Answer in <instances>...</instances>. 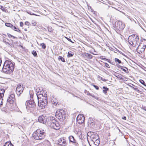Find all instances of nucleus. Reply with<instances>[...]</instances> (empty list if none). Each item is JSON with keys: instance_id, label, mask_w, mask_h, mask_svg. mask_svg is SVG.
Listing matches in <instances>:
<instances>
[{"instance_id": "nucleus-36", "label": "nucleus", "mask_w": 146, "mask_h": 146, "mask_svg": "<svg viewBox=\"0 0 146 146\" xmlns=\"http://www.w3.org/2000/svg\"><path fill=\"white\" fill-rule=\"evenodd\" d=\"M73 55V54L68 52V53L67 57L68 58L72 57Z\"/></svg>"}, {"instance_id": "nucleus-2", "label": "nucleus", "mask_w": 146, "mask_h": 146, "mask_svg": "<svg viewBox=\"0 0 146 146\" xmlns=\"http://www.w3.org/2000/svg\"><path fill=\"white\" fill-rule=\"evenodd\" d=\"M15 63L10 60H6L3 66V72L7 74H10L13 71Z\"/></svg>"}, {"instance_id": "nucleus-16", "label": "nucleus", "mask_w": 146, "mask_h": 146, "mask_svg": "<svg viewBox=\"0 0 146 146\" xmlns=\"http://www.w3.org/2000/svg\"><path fill=\"white\" fill-rule=\"evenodd\" d=\"M91 139L90 141H94L99 139V137L97 134H95L94 133L91 135L90 137Z\"/></svg>"}, {"instance_id": "nucleus-35", "label": "nucleus", "mask_w": 146, "mask_h": 146, "mask_svg": "<svg viewBox=\"0 0 146 146\" xmlns=\"http://www.w3.org/2000/svg\"><path fill=\"white\" fill-rule=\"evenodd\" d=\"M32 25L33 26H36V22L34 20H32L31 22Z\"/></svg>"}, {"instance_id": "nucleus-50", "label": "nucleus", "mask_w": 146, "mask_h": 146, "mask_svg": "<svg viewBox=\"0 0 146 146\" xmlns=\"http://www.w3.org/2000/svg\"><path fill=\"white\" fill-rule=\"evenodd\" d=\"M23 25V23L22 22H20V26L21 27H22Z\"/></svg>"}, {"instance_id": "nucleus-1", "label": "nucleus", "mask_w": 146, "mask_h": 146, "mask_svg": "<svg viewBox=\"0 0 146 146\" xmlns=\"http://www.w3.org/2000/svg\"><path fill=\"white\" fill-rule=\"evenodd\" d=\"M36 95L38 100V105L41 109L44 108L48 104L47 94H44V91L39 88L36 90Z\"/></svg>"}, {"instance_id": "nucleus-45", "label": "nucleus", "mask_w": 146, "mask_h": 146, "mask_svg": "<svg viewBox=\"0 0 146 146\" xmlns=\"http://www.w3.org/2000/svg\"><path fill=\"white\" fill-rule=\"evenodd\" d=\"M93 86L97 90H98L99 89V87L95 85H93Z\"/></svg>"}, {"instance_id": "nucleus-13", "label": "nucleus", "mask_w": 146, "mask_h": 146, "mask_svg": "<svg viewBox=\"0 0 146 146\" xmlns=\"http://www.w3.org/2000/svg\"><path fill=\"white\" fill-rule=\"evenodd\" d=\"M56 120L55 118L53 117H50L47 119L46 125L50 126L52 124L56 122Z\"/></svg>"}, {"instance_id": "nucleus-5", "label": "nucleus", "mask_w": 146, "mask_h": 146, "mask_svg": "<svg viewBox=\"0 0 146 146\" xmlns=\"http://www.w3.org/2000/svg\"><path fill=\"white\" fill-rule=\"evenodd\" d=\"M125 25L120 21H117L115 23V28L116 31H122L125 28Z\"/></svg>"}, {"instance_id": "nucleus-43", "label": "nucleus", "mask_w": 146, "mask_h": 146, "mask_svg": "<svg viewBox=\"0 0 146 146\" xmlns=\"http://www.w3.org/2000/svg\"><path fill=\"white\" fill-rule=\"evenodd\" d=\"M144 40V43H143V46L145 47V48L146 47V40L145 39H143Z\"/></svg>"}, {"instance_id": "nucleus-12", "label": "nucleus", "mask_w": 146, "mask_h": 146, "mask_svg": "<svg viewBox=\"0 0 146 146\" xmlns=\"http://www.w3.org/2000/svg\"><path fill=\"white\" fill-rule=\"evenodd\" d=\"M38 120L39 122L46 125L47 123V119L46 117L43 115L39 116L38 117Z\"/></svg>"}, {"instance_id": "nucleus-17", "label": "nucleus", "mask_w": 146, "mask_h": 146, "mask_svg": "<svg viewBox=\"0 0 146 146\" xmlns=\"http://www.w3.org/2000/svg\"><path fill=\"white\" fill-rule=\"evenodd\" d=\"M145 47L143 46L142 47L140 48L139 45L136 49L137 52L140 54H143L144 53L145 50Z\"/></svg>"}, {"instance_id": "nucleus-61", "label": "nucleus", "mask_w": 146, "mask_h": 146, "mask_svg": "<svg viewBox=\"0 0 146 146\" xmlns=\"http://www.w3.org/2000/svg\"><path fill=\"white\" fill-rule=\"evenodd\" d=\"M71 42L72 43H73V42H72V41Z\"/></svg>"}, {"instance_id": "nucleus-39", "label": "nucleus", "mask_w": 146, "mask_h": 146, "mask_svg": "<svg viewBox=\"0 0 146 146\" xmlns=\"http://www.w3.org/2000/svg\"><path fill=\"white\" fill-rule=\"evenodd\" d=\"M0 9H1L3 11H5L6 10L5 8L1 5H0Z\"/></svg>"}, {"instance_id": "nucleus-24", "label": "nucleus", "mask_w": 146, "mask_h": 146, "mask_svg": "<svg viewBox=\"0 0 146 146\" xmlns=\"http://www.w3.org/2000/svg\"><path fill=\"white\" fill-rule=\"evenodd\" d=\"M5 92V90L4 89H2L0 90V96L1 97H3L4 94Z\"/></svg>"}, {"instance_id": "nucleus-58", "label": "nucleus", "mask_w": 146, "mask_h": 146, "mask_svg": "<svg viewBox=\"0 0 146 146\" xmlns=\"http://www.w3.org/2000/svg\"><path fill=\"white\" fill-rule=\"evenodd\" d=\"M12 37H13V38H17V37L13 36H13H12Z\"/></svg>"}, {"instance_id": "nucleus-44", "label": "nucleus", "mask_w": 146, "mask_h": 146, "mask_svg": "<svg viewBox=\"0 0 146 146\" xmlns=\"http://www.w3.org/2000/svg\"><path fill=\"white\" fill-rule=\"evenodd\" d=\"M91 96H92V97L94 98L95 99H96L97 100L98 99V98L97 97L95 96L94 94H92L91 95Z\"/></svg>"}, {"instance_id": "nucleus-33", "label": "nucleus", "mask_w": 146, "mask_h": 146, "mask_svg": "<svg viewBox=\"0 0 146 146\" xmlns=\"http://www.w3.org/2000/svg\"><path fill=\"white\" fill-rule=\"evenodd\" d=\"M140 82L142 84H143L144 86H146V84L145 83V82L144 81L142 80H139Z\"/></svg>"}, {"instance_id": "nucleus-11", "label": "nucleus", "mask_w": 146, "mask_h": 146, "mask_svg": "<svg viewBox=\"0 0 146 146\" xmlns=\"http://www.w3.org/2000/svg\"><path fill=\"white\" fill-rule=\"evenodd\" d=\"M23 90L24 88L23 87H22L20 84L17 85L16 92L18 96L20 95V94L23 92Z\"/></svg>"}, {"instance_id": "nucleus-6", "label": "nucleus", "mask_w": 146, "mask_h": 146, "mask_svg": "<svg viewBox=\"0 0 146 146\" xmlns=\"http://www.w3.org/2000/svg\"><path fill=\"white\" fill-rule=\"evenodd\" d=\"M15 95L13 93L10 94L7 100V103L11 104V106L12 107V105H13L14 104L15 105Z\"/></svg>"}, {"instance_id": "nucleus-56", "label": "nucleus", "mask_w": 146, "mask_h": 146, "mask_svg": "<svg viewBox=\"0 0 146 146\" xmlns=\"http://www.w3.org/2000/svg\"><path fill=\"white\" fill-rule=\"evenodd\" d=\"M143 109L144 110H145V111H146V107H143Z\"/></svg>"}, {"instance_id": "nucleus-26", "label": "nucleus", "mask_w": 146, "mask_h": 146, "mask_svg": "<svg viewBox=\"0 0 146 146\" xmlns=\"http://www.w3.org/2000/svg\"><path fill=\"white\" fill-rule=\"evenodd\" d=\"M58 60H61L63 62H65V60L64 58L61 56H59L58 58Z\"/></svg>"}, {"instance_id": "nucleus-34", "label": "nucleus", "mask_w": 146, "mask_h": 146, "mask_svg": "<svg viewBox=\"0 0 146 146\" xmlns=\"http://www.w3.org/2000/svg\"><path fill=\"white\" fill-rule=\"evenodd\" d=\"M115 60L116 62H118L119 64L121 63V62L120 60L117 58H115Z\"/></svg>"}, {"instance_id": "nucleus-28", "label": "nucleus", "mask_w": 146, "mask_h": 146, "mask_svg": "<svg viewBox=\"0 0 146 146\" xmlns=\"http://www.w3.org/2000/svg\"><path fill=\"white\" fill-rule=\"evenodd\" d=\"M29 94L30 95L31 98H33L34 92L33 90H31L29 91Z\"/></svg>"}, {"instance_id": "nucleus-8", "label": "nucleus", "mask_w": 146, "mask_h": 146, "mask_svg": "<svg viewBox=\"0 0 146 146\" xmlns=\"http://www.w3.org/2000/svg\"><path fill=\"white\" fill-rule=\"evenodd\" d=\"M26 108L29 110V108H33L36 106L33 100L26 101L25 104Z\"/></svg>"}, {"instance_id": "nucleus-40", "label": "nucleus", "mask_w": 146, "mask_h": 146, "mask_svg": "<svg viewBox=\"0 0 146 146\" xmlns=\"http://www.w3.org/2000/svg\"><path fill=\"white\" fill-rule=\"evenodd\" d=\"M100 58L101 59L103 60H106V61H108V60L106 58H103V56H101L100 57Z\"/></svg>"}, {"instance_id": "nucleus-21", "label": "nucleus", "mask_w": 146, "mask_h": 146, "mask_svg": "<svg viewBox=\"0 0 146 146\" xmlns=\"http://www.w3.org/2000/svg\"><path fill=\"white\" fill-rule=\"evenodd\" d=\"M131 85L132 86L129 85V86L131 88H133L134 90L136 91H139V90L137 88V87L136 86H135V85L133 84H131Z\"/></svg>"}, {"instance_id": "nucleus-51", "label": "nucleus", "mask_w": 146, "mask_h": 146, "mask_svg": "<svg viewBox=\"0 0 146 146\" xmlns=\"http://www.w3.org/2000/svg\"><path fill=\"white\" fill-rule=\"evenodd\" d=\"M9 27H10L11 29H13V27H14V26L11 24Z\"/></svg>"}, {"instance_id": "nucleus-27", "label": "nucleus", "mask_w": 146, "mask_h": 146, "mask_svg": "<svg viewBox=\"0 0 146 146\" xmlns=\"http://www.w3.org/2000/svg\"><path fill=\"white\" fill-rule=\"evenodd\" d=\"M45 143L46 146H52L50 142L48 140H45Z\"/></svg>"}, {"instance_id": "nucleus-41", "label": "nucleus", "mask_w": 146, "mask_h": 146, "mask_svg": "<svg viewBox=\"0 0 146 146\" xmlns=\"http://www.w3.org/2000/svg\"><path fill=\"white\" fill-rule=\"evenodd\" d=\"M11 24L9 23H5V25L7 27H9L10 25H11Z\"/></svg>"}, {"instance_id": "nucleus-59", "label": "nucleus", "mask_w": 146, "mask_h": 146, "mask_svg": "<svg viewBox=\"0 0 146 146\" xmlns=\"http://www.w3.org/2000/svg\"><path fill=\"white\" fill-rule=\"evenodd\" d=\"M15 110L12 107V110H11V111H12L13 110Z\"/></svg>"}, {"instance_id": "nucleus-38", "label": "nucleus", "mask_w": 146, "mask_h": 146, "mask_svg": "<svg viewBox=\"0 0 146 146\" xmlns=\"http://www.w3.org/2000/svg\"><path fill=\"white\" fill-rule=\"evenodd\" d=\"M32 54L35 56H36L37 55V53L36 52V51L35 50H33L32 52Z\"/></svg>"}, {"instance_id": "nucleus-7", "label": "nucleus", "mask_w": 146, "mask_h": 146, "mask_svg": "<svg viewBox=\"0 0 146 146\" xmlns=\"http://www.w3.org/2000/svg\"><path fill=\"white\" fill-rule=\"evenodd\" d=\"M136 40H139V37L137 35H132L129 36L128 40L129 44H133V42L135 41Z\"/></svg>"}, {"instance_id": "nucleus-14", "label": "nucleus", "mask_w": 146, "mask_h": 146, "mask_svg": "<svg viewBox=\"0 0 146 146\" xmlns=\"http://www.w3.org/2000/svg\"><path fill=\"white\" fill-rule=\"evenodd\" d=\"M50 127L56 130H58L60 129V125L58 122L56 121V122L52 124Z\"/></svg>"}, {"instance_id": "nucleus-62", "label": "nucleus", "mask_w": 146, "mask_h": 146, "mask_svg": "<svg viewBox=\"0 0 146 146\" xmlns=\"http://www.w3.org/2000/svg\"><path fill=\"white\" fill-rule=\"evenodd\" d=\"M92 54H94L93 53H92Z\"/></svg>"}, {"instance_id": "nucleus-53", "label": "nucleus", "mask_w": 146, "mask_h": 146, "mask_svg": "<svg viewBox=\"0 0 146 146\" xmlns=\"http://www.w3.org/2000/svg\"><path fill=\"white\" fill-rule=\"evenodd\" d=\"M126 118V117L125 116H124L123 117H122V119H123L125 120Z\"/></svg>"}, {"instance_id": "nucleus-4", "label": "nucleus", "mask_w": 146, "mask_h": 146, "mask_svg": "<svg viewBox=\"0 0 146 146\" xmlns=\"http://www.w3.org/2000/svg\"><path fill=\"white\" fill-rule=\"evenodd\" d=\"M65 111L63 110H58L55 114V116L60 121H63V118H65Z\"/></svg>"}, {"instance_id": "nucleus-60", "label": "nucleus", "mask_w": 146, "mask_h": 146, "mask_svg": "<svg viewBox=\"0 0 146 146\" xmlns=\"http://www.w3.org/2000/svg\"><path fill=\"white\" fill-rule=\"evenodd\" d=\"M103 79V78H102V77H101V80H102V79Z\"/></svg>"}, {"instance_id": "nucleus-9", "label": "nucleus", "mask_w": 146, "mask_h": 146, "mask_svg": "<svg viewBox=\"0 0 146 146\" xmlns=\"http://www.w3.org/2000/svg\"><path fill=\"white\" fill-rule=\"evenodd\" d=\"M58 144L62 146H65L67 145V143L66 142L65 138L63 137L59 139L58 140Z\"/></svg>"}, {"instance_id": "nucleus-29", "label": "nucleus", "mask_w": 146, "mask_h": 146, "mask_svg": "<svg viewBox=\"0 0 146 146\" xmlns=\"http://www.w3.org/2000/svg\"><path fill=\"white\" fill-rule=\"evenodd\" d=\"M85 56L86 57L90 59L92 58V56L91 54L88 53L86 54H85Z\"/></svg>"}, {"instance_id": "nucleus-3", "label": "nucleus", "mask_w": 146, "mask_h": 146, "mask_svg": "<svg viewBox=\"0 0 146 146\" xmlns=\"http://www.w3.org/2000/svg\"><path fill=\"white\" fill-rule=\"evenodd\" d=\"M46 133L43 129H37L33 134V138L36 140H41L46 137Z\"/></svg>"}, {"instance_id": "nucleus-30", "label": "nucleus", "mask_w": 146, "mask_h": 146, "mask_svg": "<svg viewBox=\"0 0 146 146\" xmlns=\"http://www.w3.org/2000/svg\"><path fill=\"white\" fill-rule=\"evenodd\" d=\"M13 30L19 33L21 32V31L19 30V29L18 28H17L16 27H15V26H14V27H13Z\"/></svg>"}, {"instance_id": "nucleus-54", "label": "nucleus", "mask_w": 146, "mask_h": 146, "mask_svg": "<svg viewBox=\"0 0 146 146\" xmlns=\"http://www.w3.org/2000/svg\"><path fill=\"white\" fill-rule=\"evenodd\" d=\"M67 39L68 40V41H69L70 42H71L72 41V40H71L70 39V38H67Z\"/></svg>"}, {"instance_id": "nucleus-18", "label": "nucleus", "mask_w": 146, "mask_h": 146, "mask_svg": "<svg viewBox=\"0 0 146 146\" xmlns=\"http://www.w3.org/2000/svg\"><path fill=\"white\" fill-rule=\"evenodd\" d=\"M100 139L94 141H90V146H98L100 143Z\"/></svg>"}, {"instance_id": "nucleus-57", "label": "nucleus", "mask_w": 146, "mask_h": 146, "mask_svg": "<svg viewBox=\"0 0 146 146\" xmlns=\"http://www.w3.org/2000/svg\"><path fill=\"white\" fill-rule=\"evenodd\" d=\"M91 94H90V93H88L87 94V95H90V96H91Z\"/></svg>"}, {"instance_id": "nucleus-10", "label": "nucleus", "mask_w": 146, "mask_h": 146, "mask_svg": "<svg viewBox=\"0 0 146 146\" xmlns=\"http://www.w3.org/2000/svg\"><path fill=\"white\" fill-rule=\"evenodd\" d=\"M76 120L79 124L83 123L85 120V117L84 115L82 114H79L77 117Z\"/></svg>"}, {"instance_id": "nucleus-52", "label": "nucleus", "mask_w": 146, "mask_h": 146, "mask_svg": "<svg viewBox=\"0 0 146 146\" xmlns=\"http://www.w3.org/2000/svg\"><path fill=\"white\" fill-rule=\"evenodd\" d=\"M7 35H8V36L9 37H12V36H13V35H11L10 34H7Z\"/></svg>"}, {"instance_id": "nucleus-25", "label": "nucleus", "mask_w": 146, "mask_h": 146, "mask_svg": "<svg viewBox=\"0 0 146 146\" xmlns=\"http://www.w3.org/2000/svg\"><path fill=\"white\" fill-rule=\"evenodd\" d=\"M3 146H14L11 142H6Z\"/></svg>"}, {"instance_id": "nucleus-32", "label": "nucleus", "mask_w": 146, "mask_h": 146, "mask_svg": "<svg viewBox=\"0 0 146 146\" xmlns=\"http://www.w3.org/2000/svg\"><path fill=\"white\" fill-rule=\"evenodd\" d=\"M52 104L54 105L55 106H59V104H58V102H54V101L52 102Z\"/></svg>"}, {"instance_id": "nucleus-49", "label": "nucleus", "mask_w": 146, "mask_h": 146, "mask_svg": "<svg viewBox=\"0 0 146 146\" xmlns=\"http://www.w3.org/2000/svg\"><path fill=\"white\" fill-rule=\"evenodd\" d=\"M7 125L8 126H12L13 125L12 123H8L7 124Z\"/></svg>"}, {"instance_id": "nucleus-19", "label": "nucleus", "mask_w": 146, "mask_h": 146, "mask_svg": "<svg viewBox=\"0 0 146 146\" xmlns=\"http://www.w3.org/2000/svg\"><path fill=\"white\" fill-rule=\"evenodd\" d=\"M118 67L121 69L125 73H129L128 69L127 68L125 67H123L122 66H121L120 65H118Z\"/></svg>"}, {"instance_id": "nucleus-47", "label": "nucleus", "mask_w": 146, "mask_h": 146, "mask_svg": "<svg viewBox=\"0 0 146 146\" xmlns=\"http://www.w3.org/2000/svg\"><path fill=\"white\" fill-rule=\"evenodd\" d=\"M25 24L29 26L30 24V23L28 21H26L25 23Z\"/></svg>"}, {"instance_id": "nucleus-37", "label": "nucleus", "mask_w": 146, "mask_h": 146, "mask_svg": "<svg viewBox=\"0 0 146 146\" xmlns=\"http://www.w3.org/2000/svg\"><path fill=\"white\" fill-rule=\"evenodd\" d=\"M40 46H42V48L45 49L46 48L45 44L44 43H42L41 44Z\"/></svg>"}, {"instance_id": "nucleus-15", "label": "nucleus", "mask_w": 146, "mask_h": 146, "mask_svg": "<svg viewBox=\"0 0 146 146\" xmlns=\"http://www.w3.org/2000/svg\"><path fill=\"white\" fill-rule=\"evenodd\" d=\"M69 141L74 144L75 146H78V143L74 137L72 135L68 137Z\"/></svg>"}, {"instance_id": "nucleus-48", "label": "nucleus", "mask_w": 146, "mask_h": 146, "mask_svg": "<svg viewBox=\"0 0 146 146\" xmlns=\"http://www.w3.org/2000/svg\"><path fill=\"white\" fill-rule=\"evenodd\" d=\"M105 66H106V67L108 68H110V67L109 66V65L107 63H105Z\"/></svg>"}, {"instance_id": "nucleus-55", "label": "nucleus", "mask_w": 146, "mask_h": 146, "mask_svg": "<svg viewBox=\"0 0 146 146\" xmlns=\"http://www.w3.org/2000/svg\"><path fill=\"white\" fill-rule=\"evenodd\" d=\"M102 80L103 81H105V82H106V80H105L104 78H103L102 79Z\"/></svg>"}, {"instance_id": "nucleus-31", "label": "nucleus", "mask_w": 146, "mask_h": 146, "mask_svg": "<svg viewBox=\"0 0 146 146\" xmlns=\"http://www.w3.org/2000/svg\"><path fill=\"white\" fill-rule=\"evenodd\" d=\"M115 76L118 78L120 80H122L123 78L121 75H119L118 74H117L116 75H115Z\"/></svg>"}, {"instance_id": "nucleus-20", "label": "nucleus", "mask_w": 146, "mask_h": 146, "mask_svg": "<svg viewBox=\"0 0 146 146\" xmlns=\"http://www.w3.org/2000/svg\"><path fill=\"white\" fill-rule=\"evenodd\" d=\"M93 119L92 118H89L88 120V125H91L92 124V125L94 124V123L93 122Z\"/></svg>"}, {"instance_id": "nucleus-46", "label": "nucleus", "mask_w": 146, "mask_h": 146, "mask_svg": "<svg viewBox=\"0 0 146 146\" xmlns=\"http://www.w3.org/2000/svg\"><path fill=\"white\" fill-rule=\"evenodd\" d=\"M27 13L28 14H30L31 15H36V16L37 15H36L35 14H34V13H32L30 12H27Z\"/></svg>"}, {"instance_id": "nucleus-42", "label": "nucleus", "mask_w": 146, "mask_h": 146, "mask_svg": "<svg viewBox=\"0 0 146 146\" xmlns=\"http://www.w3.org/2000/svg\"><path fill=\"white\" fill-rule=\"evenodd\" d=\"M48 30L49 31V32H52V31H52V29L51 27H48Z\"/></svg>"}, {"instance_id": "nucleus-22", "label": "nucleus", "mask_w": 146, "mask_h": 146, "mask_svg": "<svg viewBox=\"0 0 146 146\" xmlns=\"http://www.w3.org/2000/svg\"><path fill=\"white\" fill-rule=\"evenodd\" d=\"M102 88L104 89L103 92L105 94H106L107 93V92L109 90V88L105 86H103Z\"/></svg>"}, {"instance_id": "nucleus-23", "label": "nucleus", "mask_w": 146, "mask_h": 146, "mask_svg": "<svg viewBox=\"0 0 146 146\" xmlns=\"http://www.w3.org/2000/svg\"><path fill=\"white\" fill-rule=\"evenodd\" d=\"M139 41L136 40L135 41L133 42V44H131V45L133 47H135L136 44L138 45V43H139Z\"/></svg>"}]
</instances>
